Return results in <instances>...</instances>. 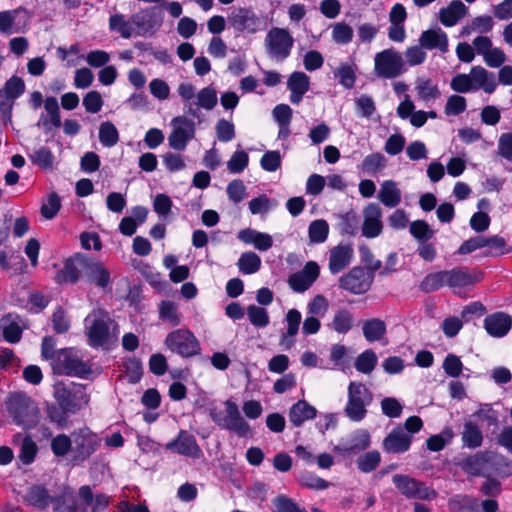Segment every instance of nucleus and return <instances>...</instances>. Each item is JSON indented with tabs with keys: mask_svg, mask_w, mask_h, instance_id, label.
<instances>
[{
	"mask_svg": "<svg viewBox=\"0 0 512 512\" xmlns=\"http://www.w3.org/2000/svg\"><path fill=\"white\" fill-rule=\"evenodd\" d=\"M511 327V316L503 312L490 314L484 319V328L492 337H504L510 331Z\"/></svg>",
	"mask_w": 512,
	"mask_h": 512,
	"instance_id": "nucleus-25",
	"label": "nucleus"
},
{
	"mask_svg": "<svg viewBox=\"0 0 512 512\" xmlns=\"http://www.w3.org/2000/svg\"><path fill=\"white\" fill-rule=\"evenodd\" d=\"M85 324L89 344L92 347L104 346L114 337V333L111 330L114 321L105 310L97 309L92 311L85 318Z\"/></svg>",
	"mask_w": 512,
	"mask_h": 512,
	"instance_id": "nucleus-5",
	"label": "nucleus"
},
{
	"mask_svg": "<svg viewBox=\"0 0 512 512\" xmlns=\"http://www.w3.org/2000/svg\"><path fill=\"white\" fill-rule=\"evenodd\" d=\"M469 75L472 79V83H474L475 91L483 89L488 94L495 91L497 83L494 74L487 71L482 66L472 67Z\"/></svg>",
	"mask_w": 512,
	"mask_h": 512,
	"instance_id": "nucleus-31",
	"label": "nucleus"
},
{
	"mask_svg": "<svg viewBox=\"0 0 512 512\" xmlns=\"http://www.w3.org/2000/svg\"><path fill=\"white\" fill-rule=\"evenodd\" d=\"M109 30L119 34L124 39H130L135 36V27L132 26L130 17L127 18L122 13H115L109 17Z\"/></svg>",
	"mask_w": 512,
	"mask_h": 512,
	"instance_id": "nucleus-33",
	"label": "nucleus"
},
{
	"mask_svg": "<svg viewBox=\"0 0 512 512\" xmlns=\"http://www.w3.org/2000/svg\"><path fill=\"white\" fill-rule=\"evenodd\" d=\"M407 71L402 54L395 48L384 49L374 56V74L380 79H395Z\"/></svg>",
	"mask_w": 512,
	"mask_h": 512,
	"instance_id": "nucleus-6",
	"label": "nucleus"
},
{
	"mask_svg": "<svg viewBox=\"0 0 512 512\" xmlns=\"http://www.w3.org/2000/svg\"><path fill=\"white\" fill-rule=\"evenodd\" d=\"M165 449L192 459L203 455L196 438L186 430H180L175 439L165 444Z\"/></svg>",
	"mask_w": 512,
	"mask_h": 512,
	"instance_id": "nucleus-19",
	"label": "nucleus"
},
{
	"mask_svg": "<svg viewBox=\"0 0 512 512\" xmlns=\"http://www.w3.org/2000/svg\"><path fill=\"white\" fill-rule=\"evenodd\" d=\"M37 452V444L30 436H26L22 440L18 458L24 465H29L35 460Z\"/></svg>",
	"mask_w": 512,
	"mask_h": 512,
	"instance_id": "nucleus-55",
	"label": "nucleus"
},
{
	"mask_svg": "<svg viewBox=\"0 0 512 512\" xmlns=\"http://www.w3.org/2000/svg\"><path fill=\"white\" fill-rule=\"evenodd\" d=\"M230 25L237 32L254 34L259 30L261 20L251 8L234 7L228 16Z\"/></svg>",
	"mask_w": 512,
	"mask_h": 512,
	"instance_id": "nucleus-17",
	"label": "nucleus"
},
{
	"mask_svg": "<svg viewBox=\"0 0 512 512\" xmlns=\"http://www.w3.org/2000/svg\"><path fill=\"white\" fill-rule=\"evenodd\" d=\"M363 335L369 342H375L381 340L386 332V324L379 318H372L363 323Z\"/></svg>",
	"mask_w": 512,
	"mask_h": 512,
	"instance_id": "nucleus-40",
	"label": "nucleus"
},
{
	"mask_svg": "<svg viewBox=\"0 0 512 512\" xmlns=\"http://www.w3.org/2000/svg\"><path fill=\"white\" fill-rule=\"evenodd\" d=\"M371 444L370 434L367 430L357 431L352 438L341 448L342 452L355 454L366 450Z\"/></svg>",
	"mask_w": 512,
	"mask_h": 512,
	"instance_id": "nucleus-39",
	"label": "nucleus"
},
{
	"mask_svg": "<svg viewBox=\"0 0 512 512\" xmlns=\"http://www.w3.org/2000/svg\"><path fill=\"white\" fill-rule=\"evenodd\" d=\"M503 459L504 457L495 451H478L464 458L459 466L469 475L480 476L484 471L493 469Z\"/></svg>",
	"mask_w": 512,
	"mask_h": 512,
	"instance_id": "nucleus-12",
	"label": "nucleus"
},
{
	"mask_svg": "<svg viewBox=\"0 0 512 512\" xmlns=\"http://www.w3.org/2000/svg\"><path fill=\"white\" fill-rule=\"evenodd\" d=\"M55 398L57 403L71 414H76L89 402L85 386L74 382L58 387L55 391Z\"/></svg>",
	"mask_w": 512,
	"mask_h": 512,
	"instance_id": "nucleus-10",
	"label": "nucleus"
},
{
	"mask_svg": "<svg viewBox=\"0 0 512 512\" xmlns=\"http://www.w3.org/2000/svg\"><path fill=\"white\" fill-rule=\"evenodd\" d=\"M415 90L419 99L429 101L437 99L440 96L439 88L433 84L432 80L425 78H418L416 81Z\"/></svg>",
	"mask_w": 512,
	"mask_h": 512,
	"instance_id": "nucleus-43",
	"label": "nucleus"
},
{
	"mask_svg": "<svg viewBox=\"0 0 512 512\" xmlns=\"http://www.w3.org/2000/svg\"><path fill=\"white\" fill-rule=\"evenodd\" d=\"M353 248L350 244L340 243L329 251V270L332 274H338L347 268L353 258Z\"/></svg>",
	"mask_w": 512,
	"mask_h": 512,
	"instance_id": "nucleus-23",
	"label": "nucleus"
},
{
	"mask_svg": "<svg viewBox=\"0 0 512 512\" xmlns=\"http://www.w3.org/2000/svg\"><path fill=\"white\" fill-rule=\"evenodd\" d=\"M319 273V265L314 261H309L301 271L294 273L289 277V286L295 292H304L316 281Z\"/></svg>",
	"mask_w": 512,
	"mask_h": 512,
	"instance_id": "nucleus-20",
	"label": "nucleus"
},
{
	"mask_svg": "<svg viewBox=\"0 0 512 512\" xmlns=\"http://www.w3.org/2000/svg\"><path fill=\"white\" fill-rule=\"evenodd\" d=\"M466 108L467 102L465 97L454 94L448 97L444 111L448 116H456L463 113Z\"/></svg>",
	"mask_w": 512,
	"mask_h": 512,
	"instance_id": "nucleus-61",
	"label": "nucleus"
},
{
	"mask_svg": "<svg viewBox=\"0 0 512 512\" xmlns=\"http://www.w3.org/2000/svg\"><path fill=\"white\" fill-rule=\"evenodd\" d=\"M462 435L463 445L475 449L483 443V433L478 425L472 421H468L464 424Z\"/></svg>",
	"mask_w": 512,
	"mask_h": 512,
	"instance_id": "nucleus-38",
	"label": "nucleus"
},
{
	"mask_svg": "<svg viewBox=\"0 0 512 512\" xmlns=\"http://www.w3.org/2000/svg\"><path fill=\"white\" fill-rule=\"evenodd\" d=\"M392 480L396 488L407 498L431 500L437 496L435 490L408 475L396 474Z\"/></svg>",
	"mask_w": 512,
	"mask_h": 512,
	"instance_id": "nucleus-13",
	"label": "nucleus"
},
{
	"mask_svg": "<svg viewBox=\"0 0 512 512\" xmlns=\"http://www.w3.org/2000/svg\"><path fill=\"white\" fill-rule=\"evenodd\" d=\"M450 87L457 93H468L475 91L474 83L469 74L460 73L455 75L450 82Z\"/></svg>",
	"mask_w": 512,
	"mask_h": 512,
	"instance_id": "nucleus-60",
	"label": "nucleus"
},
{
	"mask_svg": "<svg viewBox=\"0 0 512 512\" xmlns=\"http://www.w3.org/2000/svg\"><path fill=\"white\" fill-rule=\"evenodd\" d=\"M224 410L213 407L209 410L211 420L221 429L235 433L238 437L252 436L249 423L242 417L238 405L228 399L224 402Z\"/></svg>",
	"mask_w": 512,
	"mask_h": 512,
	"instance_id": "nucleus-3",
	"label": "nucleus"
},
{
	"mask_svg": "<svg viewBox=\"0 0 512 512\" xmlns=\"http://www.w3.org/2000/svg\"><path fill=\"white\" fill-rule=\"evenodd\" d=\"M362 235L366 238H375L382 233V209L377 203H369L363 210Z\"/></svg>",
	"mask_w": 512,
	"mask_h": 512,
	"instance_id": "nucleus-21",
	"label": "nucleus"
},
{
	"mask_svg": "<svg viewBox=\"0 0 512 512\" xmlns=\"http://www.w3.org/2000/svg\"><path fill=\"white\" fill-rule=\"evenodd\" d=\"M413 436L402 426L395 427L383 440V449L387 453L400 454L410 449Z\"/></svg>",
	"mask_w": 512,
	"mask_h": 512,
	"instance_id": "nucleus-22",
	"label": "nucleus"
},
{
	"mask_svg": "<svg viewBox=\"0 0 512 512\" xmlns=\"http://www.w3.org/2000/svg\"><path fill=\"white\" fill-rule=\"evenodd\" d=\"M54 510L57 512H88L87 507L79 502L72 492H64L57 496Z\"/></svg>",
	"mask_w": 512,
	"mask_h": 512,
	"instance_id": "nucleus-37",
	"label": "nucleus"
},
{
	"mask_svg": "<svg viewBox=\"0 0 512 512\" xmlns=\"http://www.w3.org/2000/svg\"><path fill=\"white\" fill-rule=\"evenodd\" d=\"M272 512H307L300 507L293 499L284 494L276 496L272 500Z\"/></svg>",
	"mask_w": 512,
	"mask_h": 512,
	"instance_id": "nucleus-53",
	"label": "nucleus"
},
{
	"mask_svg": "<svg viewBox=\"0 0 512 512\" xmlns=\"http://www.w3.org/2000/svg\"><path fill=\"white\" fill-rule=\"evenodd\" d=\"M409 231L419 242L429 241L434 237L435 231L424 220H416L410 223Z\"/></svg>",
	"mask_w": 512,
	"mask_h": 512,
	"instance_id": "nucleus-52",
	"label": "nucleus"
},
{
	"mask_svg": "<svg viewBox=\"0 0 512 512\" xmlns=\"http://www.w3.org/2000/svg\"><path fill=\"white\" fill-rule=\"evenodd\" d=\"M334 76L343 87L351 89L356 82V67L350 64H341L334 70Z\"/></svg>",
	"mask_w": 512,
	"mask_h": 512,
	"instance_id": "nucleus-45",
	"label": "nucleus"
},
{
	"mask_svg": "<svg viewBox=\"0 0 512 512\" xmlns=\"http://www.w3.org/2000/svg\"><path fill=\"white\" fill-rule=\"evenodd\" d=\"M20 13H26L22 8L0 12V32L12 34L19 31L15 28V20Z\"/></svg>",
	"mask_w": 512,
	"mask_h": 512,
	"instance_id": "nucleus-50",
	"label": "nucleus"
},
{
	"mask_svg": "<svg viewBox=\"0 0 512 512\" xmlns=\"http://www.w3.org/2000/svg\"><path fill=\"white\" fill-rule=\"evenodd\" d=\"M7 406L9 414L17 425L31 429L38 424L39 409L29 396L15 393L10 396Z\"/></svg>",
	"mask_w": 512,
	"mask_h": 512,
	"instance_id": "nucleus-4",
	"label": "nucleus"
},
{
	"mask_svg": "<svg viewBox=\"0 0 512 512\" xmlns=\"http://www.w3.org/2000/svg\"><path fill=\"white\" fill-rule=\"evenodd\" d=\"M53 330L57 334L66 333L70 329V320L67 317L65 310L58 307L52 314Z\"/></svg>",
	"mask_w": 512,
	"mask_h": 512,
	"instance_id": "nucleus-62",
	"label": "nucleus"
},
{
	"mask_svg": "<svg viewBox=\"0 0 512 512\" xmlns=\"http://www.w3.org/2000/svg\"><path fill=\"white\" fill-rule=\"evenodd\" d=\"M386 166V158L383 154L376 152L367 155L362 163L361 170L367 174H376Z\"/></svg>",
	"mask_w": 512,
	"mask_h": 512,
	"instance_id": "nucleus-49",
	"label": "nucleus"
},
{
	"mask_svg": "<svg viewBox=\"0 0 512 512\" xmlns=\"http://www.w3.org/2000/svg\"><path fill=\"white\" fill-rule=\"evenodd\" d=\"M294 39L285 28L273 27L265 37V48L268 56L276 61H284L292 51Z\"/></svg>",
	"mask_w": 512,
	"mask_h": 512,
	"instance_id": "nucleus-9",
	"label": "nucleus"
},
{
	"mask_svg": "<svg viewBox=\"0 0 512 512\" xmlns=\"http://www.w3.org/2000/svg\"><path fill=\"white\" fill-rule=\"evenodd\" d=\"M301 313L296 309H291L286 315L287 332L281 338V345L286 349H290L294 344V336L298 333L301 323Z\"/></svg>",
	"mask_w": 512,
	"mask_h": 512,
	"instance_id": "nucleus-36",
	"label": "nucleus"
},
{
	"mask_svg": "<svg viewBox=\"0 0 512 512\" xmlns=\"http://www.w3.org/2000/svg\"><path fill=\"white\" fill-rule=\"evenodd\" d=\"M24 503L38 510L47 509L50 504L55 506L57 496H51L49 491L42 485L30 486L23 496Z\"/></svg>",
	"mask_w": 512,
	"mask_h": 512,
	"instance_id": "nucleus-24",
	"label": "nucleus"
},
{
	"mask_svg": "<svg viewBox=\"0 0 512 512\" xmlns=\"http://www.w3.org/2000/svg\"><path fill=\"white\" fill-rule=\"evenodd\" d=\"M237 266L242 274H254L261 268V258L255 252H244L239 257Z\"/></svg>",
	"mask_w": 512,
	"mask_h": 512,
	"instance_id": "nucleus-41",
	"label": "nucleus"
},
{
	"mask_svg": "<svg viewBox=\"0 0 512 512\" xmlns=\"http://www.w3.org/2000/svg\"><path fill=\"white\" fill-rule=\"evenodd\" d=\"M72 452L76 461L88 459L98 448L97 436L88 428H82L72 433Z\"/></svg>",
	"mask_w": 512,
	"mask_h": 512,
	"instance_id": "nucleus-16",
	"label": "nucleus"
},
{
	"mask_svg": "<svg viewBox=\"0 0 512 512\" xmlns=\"http://www.w3.org/2000/svg\"><path fill=\"white\" fill-rule=\"evenodd\" d=\"M99 140L104 147H113L118 143L119 132L112 122L105 121L100 125Z\"/></svg>",
	"mask_w": 512,
	"mask_h": 512,
	"instance_id": "nucleus-44",
	"label": "nucleus"
},
{
	"mask_svg": "<svg viewBox=\"0 0 512 512\" xmlns=\"http://www.w3.org/2000/svg\"><path fill=\"white\" fill-rule=\"evenodd\" d=\"M197 105L205 110H212L217 105V91L213 86L202 88L196 95Z\"/></svg>",
	"mask_w": 512,
	"mask_h": 512,
	"instance_id": "nucleus-54",
	"label": "nucleus"
},
{
	"mask_svg": "<svg viewBox=\"0 0 512 512\" xmlns=\"http://www.w3.org/2000/svg\"><path fill=\"white\" fill-rule=\"evenodd\" d=\"M249 163V156L244 150H238L233 153L227 162V168L230 173H241Z\"/></svg>",
	"mask_w": 512,
	"mask_h": 512,
	"instance_id": "nucleus-59",
	"label": "nucleus"
},
{
	"mask_svg": "<svg viewBox=\"0 0 512 512\" xmlns=\"http://www.w3.org/2000/svg\"><path fill=\"white\" fill-rule=\"evenodd\" d=\"M380 461V452L377 450H372L360 455L356 460V464L361 472L370 473L379 466Z\"/></svg>",
	"mask_w": 512,
	"mask_h": 512,
	"instance_id": "nucleus-46",
	"label": "nucleus"
},
{
	"mask_svg": "<svg viewBox=\"0 0 512 512\" xmlns=\"http://www.w3.org/2000/svg\"><path fill=\"white\" fill-rule=\"evenodd\" d=\"M297 480L302 487L312 490H325L330 486L328 481L308 471L301 472Z\"/></svg>",
	"mask_w": 512,
	"mask_h": 512,
	"instance_id": "nucleus-47",
	"label": "nucleus"
},
{
	"mask_svg": "<svg viewBox=\"0 0 512 512\" xmlns=\"http://www.w3.org/2000/svg\"><path fill=\"white\" fill-rule=\"evenodd\" d=\"M25 92V82L21 77L12 76L0 89V112L11 117L14 102Z\"/></svg>",
	"mask_w": 512,
	"mask_h": 512,
	"instance_id": "nucleus-18",
	"label": "nucleus"
},
{
	"mask_svg": "<svg viewBox=\"0 0 512 512\" xmlns=\"http://www.w3.org/2000/svg\"><path fill=\"white\" fill-rule=\"evenodd\" d=\"M378 199L389 208L398 206L401 202V191L393 180H386L381 184Z\"/></svg>",
	"mask_w": 512,
	"mask_h": 512,
	"instance_id": "nucleus-34",
	"label": "nucleus"
},
{
	"mask_svg": "<svg viewBox=\"0 0 512 512\" xmlns=\"http://www.w3.org/2000/svg\"><path fill=\"white\" fill-rule=\"evenodd\" d=\"M328 326L339 334L348 333L354 326L353 313L346 308L338 309Z\"/></svg>",
	"mask_w": 512,
	"mask_h": 512,
	"instance_id": "nucleus-35",
	"label": "nucleus"
},
{
	"mask_svg": "<svg viewBox=\"0 0 512 512\" xmlns=\"http://www.w3.org/2000/svg\"><path fill=\"white\" fill-rule=\"evenodd\" d=\"M372 400V393L365 384L356 381L350 382L348 401L345 407L346 416L354 422L363 420L367 414V407Z\"/></svg>",
	"mask_w": 512,
	"mask_h": 512,
	"instance_id": "nucleus-8",
	"label": "nucleus"
},
{
	"mask_svg": "<svg viewBox=\"0 0 512 512\" xmlns=\"http://www.w3.org/2000/svg\"><path fill=\"white\" fill-rule=\"evenodd\" d=\"M53 154L47 147H41L35 150L31 155V161L40 166L41 168L48 169L52 167L53 164Z\"/></svg>",
	"mask_w": 512,
	"mask_h": 512,
	"instance_id": "nucleus-63",
	"label": "nucleus"
},
{
	"mask_svg": "<svg viewBox=\"0 0 512 512\" xmlns=\"http://www.w3.org/2000/svg\"><path fill=\"white\" fill-rule=\"evenodd\" d=\"M171 123L174 128L168 137L169 145L175 150L183 151L195 136V123L186 116H177Z\"/></svg>",
	"mask_w": 512,
	"mask_h": 512,
	"instance_id": "nucleus-15",
	"label": "nucleus"
},
{
	"mask_svg": "<svg viewBox=\"0 0 512 512\" xmlns=\"http://www.w3.org/2000/svg\"><path fill=\"white\" fill-rule=\"evenodd\" d=\"M47 418L53 424H55L58 428L64 429L70 425L69 415L70 412L66 411L64 407L60 404H50L46 409Z\"/></svg>",
	"mask_w": 512,
	"mask_h": 512,
	"instance_id": "nucleus-42",
	"label": "nucleus"
},
{
	"mask_svg": "<svg viewBox=\"0 0 512 512\" xmlns=\"http://www.w3.org/2000/svg\"><path fill=\"white\" fill-rule=\"evenodd\" d=\"M468 12V8L460 1L453 0L447 7L439 11V20L446 27H452L458 23Z\"/></svg>",
	"mask_w": 512,
	"mask_h": 512,
	"instance_id": "nucleus-30",
	"label": "nucleus"
},
{
	"mask_svg": "<svg viewBox=\"0 0 512 512\" xmlns=\"http://www.w3.org/2000/svg\"><path fill=\"white\" fill-rule=\"evenodd\" d=\"M374 280V274L362 267H354L339 279V286L352 294L367 292Z\"/></svg>",
	"mask_w": 512,
	"mask_h": 512,
	"instance_id": "nucleus-14",
	"label": "nucleus"
},
{
	"mask_svg": "<svg viewBox=\"0 0 512 512\" xmlns=\"http://www.w3.org/2000/svg\"><path fill=\"white\" fill-rule=\"evenodd\" d=\"M329 234V225L323 219L314 220L308 228V235L311 243H323Z\"/></svg>",
	"mask_w": 512,
	"mask_h": 512,
	"instance_id": "nucleus-51",
	"label": "nucleus"
},
{
	"mask_svg": "<svg viewBox=\"0 0 512 512\" xmlns=\"http://www.w3.org/2000/svg\"><path fill=\"white\" fill-rule=\"evenodd\" d=\"M72 438L66 434H58L51 440V450L56 457H64L72 450Z\"/></svg>",
	"mask_w": 512,
	"mask_h": 512,
	"instance_id": "nucleus-58",
	"label": "nucleus"
},
{
	"mask_svg": "<svg viewBox=\"0 0 512 512\" xmlns=\"http://www.w3.org/2000/svg\"><path fill=\"white\" fill-rule=\"evenodd\" d=\"M419 43L425 49H439L442 53L448 51V37L441 28L423 31Z\"/></svg>",
	"mask_w": 512,
	"mask_h": 512,
	"instance_id": "nucleus-28",
	"label": "nucleus"
},
{
	"mask_svg": "<svg viewBox=\"0 0 512 512\" xmlns=\"http://www.w3.org/2000/svg\"><path fill=\"white\" fill-rule=\"evenodd\" d=\"M247 316L250 323L255 327L264 328L269 324L267 310L254 304L247 307Z\"/></svg>",
	"mask_w": 512,
	"mask_h": 512,
	"instance_id": "nucleus-57",
	"label": "nucleus"
},
{
	"mask_svg": "<svg viewBox=\"0 0 512 512\" xmlns=\"http://www.w3.org/2000/svg\"><path fill=\"white\" fill-rule=\"evenodd\" d=\"M53 372L58 375L87 378L92 373L91 365L82 360L71 348L58 350L54 362H51Z\"/></svg>",
	"mask_w": 512,
	"mask_h": 512,
	"instance_id": "nucleus-7",
	"label": "nucleus"
},
{
	"mask_svg": "<svg viewBox=\"0 0 512 512\" xmlns=\"http://www.w3.org/2000/svg\"><path fill=\"white\" fill-rule=\"evenodd\" d=\"M377 355L373 350H365L355 360L354 366L358 372L370 374L377 365Z\"/></svg>",
	"mask_w": 512,
	"mask_h": 512,
	"instance_id": "nucleus-48",
	"label": "nucleus"
},
{
	"mask_svg": "<svg viewBox=\"0 0 512 512\" xmlns=\"http://www.w3.org/2000/svg\"><path fill=\"white\" fill-rule=\"evenodd\" d=\"M358 114L361 117L370 118L376 111V105L371 96L361 95L355 100Z\"/></svg>",
	"mask_w": 512,
	"mask_h": 512,
	"instance_id": "nucleus-64",
	"label": "nucleus"
},
{
	"mask_svg": "<svg viewBox=\"0 0 512 512\" xmlns=\"http://www.w3.org/2000/svg\"><path fill=\"white\" fill-rule=\"evenodd\" d=\"M483 276V272L477 268L456 266L427 274L420 282L419 289L424 293H431L448 287L454 294L462 296L466 289L479 283Z\"/></svg>",
	"mask_w": 512,
	"mask_h": 512,
	"instance_id": "nucleus-2",
	"label": "nucleus"
},
{
	"mask_svg": "<svg viewBox=\"0 0 512 512\" xmlns=\"http://www.w3.org/2000/svg\"><path fill=\"white\" fill-rule=\"evenodd\" d=\"M166 347L173 353L188 358L200 352V344L188 329H177L170 332L165 339Z\"/></svg>",
	"mask_w": 512,
	"mask_h": 512,
	"instance_id": "nucleus-11",
	"label": "nucleus"
},
{
	"mask_svg": "<svg viewBox=\"0 0 512 512\" xmlns=\"http://www.w3.org/2000/svg\"><path fill=\"white\" fill-rule=\"evenodd\" d=\"M287 87L291 92L290 101L299 104L310 88V78L304 72L295 71L289 76Z\"/></svg>",
	"mask_w": 512,
	"mask_h": 512,
	"instance_id": "nucleus-27",
	"label": "nucleus"
},
{
	"mask_svg": "<svg viewBox=\"0 0 512 512\" xmlns=\"http://www.w3.org/2000/svg\"><path fill=\"white\" fill-rule=\"evenodd\" d=\"M154 10L146 9L130 16L132 26L135 27V36L144 35L160 27L161 19H156Z\"/></svg>",
	"mask_w": 512,
	"mask_h": 512,
	"instance_id": "nucleus-26",
	"label": "nucleus"
},
{
	"mask_svg": "<svg viewBox=\"0 0 512 512\" xmlns=\"http://www.w3.org/2000/svg\"><path fill=\"white\" fill-rule=\"evenodd\" d=\"M80 279L103 291L110 290L112 286L111 271L101 260L77 253L65 261L55 280L58 284H75Z\"/></svg>",
	"mask_w": 512,
	"mask_h": 512,
	"instance_id": "nucleus-1",
	"label": "nucleus"
},
{
	"mask_svg": "<svg viewBox=\"0 0 512 512\" xmlns=\"http://www.w3.org/2000/svg\"><path fill=\"white\" fill-rule=\"evenodd\" d=\"M159 316L163 321L169 322L172 326H177L181 322L177 306L172 301H162L159 306Z\"/></svg>",
	"mask_w": 512,
	"mask_h": 512,
	"instance_id": "nucleus-56",
	"label": "nucleus"
},
{
	"mask_svg": "<svg viewBox=\"0 0 512 512\" xmlns=\"http://www.w3.org/2000/svg\"><path fill=\"white\" fill-rule=\"evenodd\" d=\"M316 409L305 400H299L289 410V421L295 427H300L307 420L316 416Z\"/></svg>",
	"mask_w": 512,
	"mask_h": 512,
	"instance_id": "nucleus-32",
	"label": "nucleus"
},
{
	"mask_svg": "<svg viewBox=\"0 0 512 512\" xmlns=\"http://www.w3.org/2000/svg\"><path fill=\"white\" fill-rule=\"evenodd\" d=\"M238 239L246 244H253L259 251H267L273 245L271 235L250 228L240 230Z\"/></svg>",
	"mask_w": 512,
	"mask_h": 512,
	"instance_id": "nucleus-29",
	"label": "nucleus"
}]
</instances>
